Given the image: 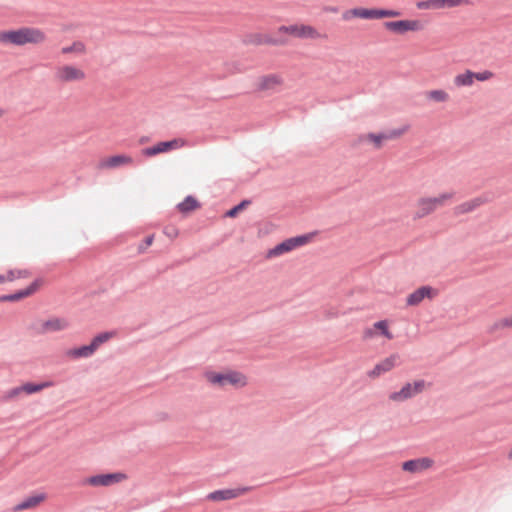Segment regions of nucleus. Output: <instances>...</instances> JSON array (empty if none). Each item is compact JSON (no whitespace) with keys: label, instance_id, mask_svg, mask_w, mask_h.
<instances>
[{"label":"nucleus","instance_id":"nucleus-29","mask_svg":"<svg viewBox=\"0 0 512 512\" xmlns=\"http://www.w3.org/2000/svg\"><path fill=\"white\" fill-rule=\"evenodd\" d=\"M375 329L380 331V334L386 337L387 339H392L393 335L388 329V323L386 320H380L374 323Z\"/></svg>","mask_w":512,"mask_h":512},{"label":"nucleus","instance_id":"nucleus-23","mask_svg":"<svg viewBox=\"0 0 512 512\" xmlns=\"http://www.w3.org/2000/svg\"><path fill=\"white\" fill-rule=\"evenodd\" d=\"M366 139L371 141V142H373L374 147L376 149L381 148L382 142L384 140H386L385 137H384V133L383 132H380V133H368L366 135H362V136L359 137L360 141H364Z\"/></svg>","mask_w":512,"mask_h":512},{"label":"nucleus","instance_id":"nucleus-10","mask_svg":"<svg viewBox=\"0 0 512 512\" xmlns=\"http://www.w3.org/2000/svg\"><path fill=\"white\" fill-rule=\"evenodd\" d=\"M40 280L35 279L28 287L12 294L0 295V302H15L35 293L39 288Z\"/></svg>","mask_w":512,"mask_h":512},{"label":"nucleus","instance_id":"nucleus-26","mask_svg":"<svg viewBox=\"0 0 512 512\" xmlns=\"http://www.w3.org/2000/svg\"><path fill=\"white\" fill-rule=\"evenodd\" d=\"M49 385L50 384L48 382H44V383L28 382V383L21 385V389H23V391L26 394H33V393L41 391L43 388L48 387Z\"/></svg>","mask_w":512,"mask_h":512},{"label":"nucleus","instance_id":"nucleus-39","mask_svg":"<svg viewBox=\"0 0 512 512\" xmlns=\"http://www.w3.org/2000/svg\"><path fill=\"white\" fill-rule=\"evenodd\" d=\"M418 8L421 9H436V3L434 0L422 1L418 3Z\"/></svg>","mask_w":512,"mask_h":512},{"label":"nucleus","instance_id":"nucleus-6","mask_svg":"<svg viewBox=\"0 0 512 512\" xmlns=\"http://www.w3.org/2000/svg\"><path fill=\"white\" fill-rule=\"evenodd\" d=\"M252 489L253 487L251 486H242L232 489L215 490L207 495V499L212 501L230 500L237 498L244 493L251 491Z\"/></svg>","mask_w":512,"mask_h":512},{"label":"nucleus","instance_id":"nucleus-31","mask_svg":"<svg viewBox=\"0 0 512 512\" xmlns=\"http://www.w3.org/2000/svg\"><path fill=\"white\" fill-rule=\"evenodd\" d=\"M428 98L436 102H444L448 99V94L444 90H431L428 92Z\"/></svg>","mask_w":512,"mask_h":512},{"label":"nucleus","instance_id":"nucleus-17","mask_svg":"<svg viewBox=\"0 0 512 512\" xmlns=\"http://www.w3.org/2000/svg\"><path fill=\"white\" fill-rule=\"evenodd\" d=\"M44 499V494H36L31 495L24 500H22L20 503H18L15 507V511H22L25 509H29L31 507H34L35 505L39 504Z\"/></svg>","mask_w":512,"mask_h":512},{"label":"nucleus","instance_id":"nucleus-33","mask_svg":"<svg viewBox=\"0 0 512 512\" xmlns=\"http://www.w3.org/2000/svg\"><path fill=\"white\" fill-rule=\"evenodd\" d=\"M464 0H434L436 3V9L444 7H456L461 4Z\"/></svg>","mask_w":512,"mask_h":512},{"label":"nucleus","instance_id":"nucleus-5","mask_svg":"<svg viewBox=\"0 0 512 512\" xmlns=\"http://www.w3.org/2000/svg\"><path fill=\"white\" fill-rule=\"evenodd\" d=\"M349 14L362 19H381L384 17H397L400 15V12L390 9L353 8L345 12L343 18L348 19Z\"/></svg>","mask_w":512,"mask_h":512},{"label":"nucleus","instance_id":"nucleus-48","mask_svg":"<svg viewBox=\"0 0 512 512\" xmlns=\"http://www.w3.org/2000/svg\"><path fill=\"white\" fill-rule=\"evenodd\" d=\"M166 418H167V414L162 413V414H161V419H162V420H164V419H166Z\"/></svg>","mask_w":512,"mask_h":512},{"label":"nucleus","instance_id":"nucleus-16","mask_svg":"<svg viewBox=\"0 0 512 512\" xmlns=\"http://www.w3.org/2000/svg\"><path fill=\"white\" fill-rule=\"evenodd\" d=\"M436 209L434 208L430 198H420L418 200V210L414 215V219L423 218L429 214H431Z\"/></svg>","mask_w":512,"mask_h":512},{"label":"nucleus","instance_id":"nucleus-44","mask_svg":"<svg viewBox=\"0 0 512 512\" xmlns=\"http://www.w3.org/2000/svg\"><path fill=\"white\" fill-rule=\"evenodd\" d=\"M503 324L507 326V328H512V316L503 318Z\"/></svg>","mask_w":512,"mask_h":512},{"label":"nucleus","instance_id":"nucleus-13","mask_svg":"<svg viewBox=\"0 0 512 512\" xmlns=\"http://www.w3.org/2000/svg\"><path fill=\"white\" fill-rule=\"evenodd\" d=\"M433 288L430 286H421L420 288L413 291L408 295L406 299V304L408 306H416L420 304L426 297L432 298L433 296Z\"/></svg>","mask_w":512,"mask_h":512},{"label":"nucleus","instance_id":"nucleus-25","mask_svg":"<svg viewBox=\"0 0 512 512\" xmlns=\"http://www.w3.org/2000/svg\"><path fill=\"white\" fill-rule=\"evenodd\" d=\"M317 36H318V32L312 26H309V25L299 26V31H298V35H297L298 38L314 39Z\"/></svg>","mask_w":512,"mask_h":512},{"label":"nucleus","instance_id":"nucleus-9","mask_svg":"<svg viewBox=\"0 0 512 512\" xmlns=\"http://www.w3.org/2000/svg\"><path fill=\"white\" fill-rule=\"evenodd\" d=\"M55 77L62 82H71L84 79L85 73L73 66L65 65L57 69Z\"/></svg>","mask_w":512,"mask_h":512},{"label":"nucleus","instance_id":"nucleus-19","mask_svg":"<svg viewBox=\"0 0 512 512\" xmlns=\"http://www.w3.org/2000/svg\"><path fill=\"white\" fill-rule=\"evenodd\" d=\"M67 327V322L60 318L46 320L42 324L43 331H61Z\"/></svg>","mask_w":512,"mask_h":512},{"label":"nucleus","instance_id":"nucleus-4","mask_svg":"<svg viewBox=\"0 0 512 512\" xmlns=\"http://www.w3.org/2000/svg\"><path fill=\"white\" fill-rule=\"evenodd\" d=\"M426 387V382L423 379L414 381L413 383H406L399 391L389 394V399L394 402H403L423 392Z\"/></svg>","mask_w":512,"mask_h":512},{"label":"nucleus","instance_id":"nucleus-12","mask_svg":"<svg viewBox=\"0 0 512 512\" xmlns=\"http://www.w3.org/2000/svg\"><path fill=\"white\" fill-rule=\"evenodd\" d=\"M398 360L397 355H391L381 362L377 363L372 370H370L367 375L370 378H376L380 376L383 373H386L390 371L395 365Z\"/></svg>","mask_w":512,"mask_h":512},{"label":"nucleus","instance_id":"nucleus-42","mask_svg":"<svg viewBox=\"0 0 512 512\" xmlns=\"http://www.w3.org/2000/svg\"><path fill=\"white\" fill-rule=\"evenodd\" d=\"M249 42L255 43V44H262V43H264V40L262 39L261 35L257 34V35H254L253 38L249 40Z\"/></svg>","mask_w":512,"mask_h":512},{"label":"nucleus","instance_id":"nucleus-27","mask_svg":"<svg viewBox=\"0 0 512 512\" xmlns=\"http://www.w3.org/2000/svg\"><path fill=\"white\" fill-rule=\"evenodd\" d=\"M251 203V200L244 199L241 202H239L237 205L233 206L231 209L227 210L225 212V217L234 218L238 215L239 212L244 210L249 204Z\"/></svg>","mask_w":512,"mask_h":512},{"label":"nucleus","instance_id":"nucleus-30","mask_svg":"<svg viewBox=\"0 0 512 512\" xmlns=\"http://www.w3.org/2000/svg\"><path fill=\"white\" fill-rule=\"evenodd\" d=\"M408 130V126L405 125L401 128L391 129L389 131L383 132L386 140L396 139L400 137L403 133Z\"/></svg>","mask_w":512,"mask_h":512},{"label":"nucleus","instance_id":"nucleus-32","mask_svg":"<svg viewBox=\"0 0 512 512\" xmlns=\"http://www.w3.org/2000/svg\"><path fill=\"white\" fill-rule=\"evenodd\" d=\"M402 469L407 472L416 473L420 472L417 459H410L402 464Z\"/></svg>","mask_w":512,"mask_h":512},{"label":"nucleus","instance_id":"nucleus-20","mask_svg":"<svg viewBox=\"0 0 512 512\" xmlns=\"http://www.w3.org/2000/svg\"><path fill=\"white\" fill-rule=\"evenodd\" d=\"M474 72L470 70H466L462 74H458L454 78V84L457 87H468L471 86L474 82Z\"/></svg>","mask_w":512,"mask_h":512},{"label":"nucleus","instance_id":"nucleus-22","mask_svg":"<svg viewBox=\"0 0 512 512\" xmlns=\"http://www.w3.org/2000/svg\"><path fill=\"white\" fill-rule=\"evenodd\" d=\"M199 207V202L192 195H188L185 199L177 204V208L180 212L186 213Z\"/></svg>","mask_w":512,"mask_h":512},{"label":"nucleus","instance_id":"nucleus-41","mask_svg":"<svg viewBox=\"0 0 512 512\" xmlns=\"http://www.w3.org/2000/svg\"><path fill=\"white\" fill-rule=\"evenodd\" d=\"M504 328H507L506 325L503 324V319H500L498 321H496L492 326H491V329L490 331H496V330H499V329H504Z\"/></svg>","mask_w":512,"mask_h":512},{"label":"nucleus","instance_id":"nucleus-43","mask_svg":"<svg viewBox=\"0 0 512 512\" xmlns=\"http://www.w3.org/2000/svg\"><path fill=\"white\" fill-rule=\"evenodd\" d=\"M264 43L277 45V44H282L283 41L274 39L272 37H267V38L264 39Z\"/></svg>","mask_w":512,"mask_h":512},{"label":"nucleus","instance_id":"nucleus-21","mask_svg":"<svg viewBox=\"0 0 512 512\" xmlns=\"http://www.w3.org/2000/svg\"><path fill=\"white\" fill-rule=\"evenodd\" d=\"M281 83V80L276 75H267L261 78L258 89L259 90H270L273 89L275 86L279 85Z\"/></svg>","mask_w":512,"mask_h":512},{"label":"nucleus","instance_id":"nucleus-38","mask_svg":"<svg viewBox=\"0 0 512 512\" xmlns=\"http://www.w3.org/2000/svg\"><path fill=\"white\" fill-rule=\"evenodd\" d=\"M154 240V236L153 235H148L145 237V239L143 240V242L139 245V251H144L148 246H150L152 244Z\"/></svg>","mask_w":512,"mask_h":512},{"label":"nucleus","instance_id":"nucleus-18","mask_svg":"<svg viewBox=\"0 0 512 512\" xmlns=\"http://www.w3.org/2000/svg\"><path fill=\"white\" fill-rule=\"evenodd\" d=\"M131 162H132L131 157L119 154V155L111 156L108 159H106L102 163V166L107 167V168H115V167H119L120 165L131 163Z\"/></svg>","mask_w":512,"mask_h":512},{"label":"nucleus","instance_id":"nucleus-28","mask_svg":"<svg viewBox=\"0 0 512 512\" xmlns=\"http://www.w3.org/2000/svg\"><path fill=\"white\" fill-rule=\"evenodd\" d=\"M454 196L453 192H445L440 194L437 197H429L430 201L432 202L435 209H437L438 206H441L444 204L446 200L451 199Z\"/></svg>","mask_w":512,"mask_h":512},{"label":"nucleus","instance_id":"nucleus-35","mask_svg":"<svg viewBox=\"0 0 512 512\" xmlns=\"http://www.w3.org/2000/svg\"><path fill=\"white\" fill-rule=\"evenodd\" d=\"M474 79H477L478 81H486L493 77V73L489 70H485L482 72H474Z\"/></svg>","mask_w":512,"mask_h":512},{"label":"nucleus","instance_id":"nucleus-8","mask_svg":"<svg viewBox=\"0 0 512 512\" xmlns=\"http://www.w3.org/2000/svg\"><path fill=\"white\" fill-rule=\"evenodd\" d=\"M126 478V475L120 472L93 475L86 479V483L92 486H109L118 483Z\"/></svg>","mask_w":512,"mask_h":512},{"label":"nucleus","instance_id":"nucleus-3","mask_svg":"<svg viewBox=\"0 0 512 512\" xmlns=\"http://www.w3.org/2000/svg\"><path fill=\"white\" fill-rule=\"evenodd\" d=\"M310 238V234H303L288 238L274 246L272 249H269L266 256L267 258H273L280 256L284 253H288L293 249L306 244L310 240Z\"/></svg>","mask_w":512,"mask_h":512},{"label":"nucleus","instance_id":"nucleus-45","mask_svg":"<svg viewBox=\"0 0 512 512\" xmlns=\"http://www.w3.org/2000/svg\"><path fill=\"white\" fill-rule=\"evenodd\" d=\"M5 277H7V281H13L16 276L14 274V271L10 270V271H8V273H7V275Z\"/></svg>","mask_w":512,"mask_h":512},{"label":"nucleus","instance_id":"nucleus-7","mask_svg":"<svg viewBox=\"0 0 512 512\" xmlns=\"http://www.w3.org/2000/svg\"><path fill=\"white\" fill-rule=\"evenodd\" d=\"M384 27L397 34H405L408 31H418L422 28L419 20L386 21Z\"/></svg>","mask_w":512,"mask_h":512},{"label":"nucleus","instance_id":"nucleus-1","mask_svg":"<svg viewBox=\"0 0 512 512\" xmlns=\"http://www.w3.org/2000/svg\"><path fill=\"white\" fill-rule=\"evenodd\" d=\"M45 40V34L38 28L22 27L17 30H8L0 32V42L9 43L16 46L25 44H39Z\"/></svg>","mask_w":512,"mask_h":512},{"label":"nucleus","instance_id":"nucleus-2","mask_svg":"<svg viewBox=\"0 0 512 512\" xmlns=\"http://www.w3.org/2000/svg\"><path fill=\"white\" fill-rule=\"evenodd\" d=\"M207 381L218 387H225L226 385L244 387L247 384L246 377L238 371H228L226 373L207 371L205 372Z\"/></svg>","mask_w":512,"mask_h":512},{"label":"nucleus","instance_id":"nucleus-24","mask_svg":"<svg viewBox=\"0 0 512 512\" xmlns=\"http://www.w3.org/2000/svg\"><path fill=\"white\" fill-rule=\"evenodd\" d=\"M114 334L115 333L112 331L101 332L91 340L90 344L96 351L101 344L111 339L114 336Z\"/></svg>","mask_w":512,"mask_h":512},{"label":"nucleus","instance_id":"nucleus-11","mask_svg":"<svg viewBox=\"0 0 512 512\" xmlns=\"http://www.w3.org/2000/svg\"><path fill=\"white\" fill-rule=\"evenodd\" d=\"M179 142L177 139L169 140V141H161L157 144L146 147L142 150V154L147 157H152L160 153H164L170 151L172 149L178 148Z\"/></svg>","mask_w":512,"mask_h":512},{"label":"nucleus","instance_id":"nucleus-40","mask_svg":"<svg viewBox=\"0 0 512 512\" xmlns=\"http://www.w3.org/2000/svg\"><path fill=\"white\" fill-rule=\"evenodd\" d=\"M23 389H21V386H17V387H14L12 388L11 390H9L6 394V398L7 399H11V398H14L16 396H18L20 393H23Z\"/></svg>","mask_w":512,"mask_h":512},{"label":"nucleus","instance_id":"nucleus-47","mask_svg":"<svg viewBox=\"0 0 512 512\" xmlns=\"http://www.w3.org/2000/svg\"><path fill=\"white\" fill-rule=\"evenodd\" d=\"M365 335L366 336H371L372 335V331L369 329V330H366L365 331Z\"/></svg>","mask_w":512,"mask_h":512},{"label":"nucleus","instance_id":"nucleus-15","mask_svg":"<svg viewBox=\"0 0 512 512\" xmlns=\"http://www.w3.org/2000/svg\"><path fill=\"white\" fill-rule=\"evenodd\" d=\"M96 351L91 344L71 348L66 351V356L73 359H82L91 357Z\"/></svg>","mask_w":512,"mask_h":512},{"label":"nucleus","instance_id":"nucleus-37","mask_svg":"<svg viewBox=\"0 0 512 512\" xmlns=\"http://www.w3.org/2000/svg\"><path fill=\"white\" fill-rule=\"evenodd\" d=\"M279 31L280 32H285V33H290V34H292V35L297 37L298 31H299V26L298 25L281 26L279 28Z\"/></svg>","mask_w":512,"mask_h":512},{"label":"nucleus","instance_id":"nucleus-36","mask_svg":"<svg viewBox=\"0 0 512 512\" xmlns=\"http://www.w3.org/2000/svg\"><path fill=\"white\" fill-rule=\"evenodd\" d=\"M417 461L420 471L430 468L433 464V460L428 457L417 458Z\"/></svg>","mask_w":512,"mask_h":512},{"label":"nucleus","instance_id":"nucleus-50","mask_svg":"<svg viewBox=\"0 0 512 512\" xmlns=\"http://www.w3.org/2000/svg\"><path fill=\"white\" fill-rule=\"evenodd\" d=\"M3 115V110L0 108V117Z\"/></svg>","mask_w":512,"mask_h":512},{"label":"nucleus","instance_id":"nucleus-46","mask_svg":"<svg viewBox=\"0 0 512 512\" xmlns=\"http://www.w3.org/2000/svg\"><path fill=\"white\" fill-rule=\"evenodd\" d=\"M7 280V277H5L4 275H1L0 274V283H3Z\"/></svg>","mask_w":512,"mask_h":512},{"label":"nucleus","instance_id":"nucleus-14","mask_svg":"<svg viewBox=\"0 0 512 512\" xmlns=\"http://www.w3.org/2000/svg\"><path fill=\"white\" fill-rule=\"evenodd\" d=\"M486 202H487V198H485V197H482V196L475 197L469 201H466V202H463V203L457 205L454 208V214L462 215L465 213L472 212Z\"/></svg>","mask_w":512,"mask_h":512},{"label":"nucleus","instance_id":"nucleus-34","mask_svg":"<svg viewBox=\"0 0 512 512\" xmlns=\"http://www.w3.org/2000/svg\"><path fill=\"white\" fill-rule=\"evenodd\" d=\"M84 49H85V46H84L83 43H81V42H74L70 46L63 47L62 48V53L68 54V53H72V52H83Z\"/></svg>","mask_w":512,"mask_h":512},{"label":"nucleus","instance_id":"nucleus-49","mask_svg":"<svg viewBox=\"0 0 512 512\" xmlns=\"http://www.w3.org/2000/svg\"><path fill=\"white\" fill-rule=\"evenodd\" d=\"M508 457H509L510 459H512V449L510 450V452H509V454H508Z\"/></svg>","mask_w":512,"mask_h":512}]
</instances>
